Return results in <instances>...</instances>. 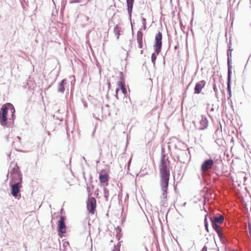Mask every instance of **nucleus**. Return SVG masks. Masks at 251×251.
I'll return each instance as SVG.
<instances>
[{
  "instance_id": "obj_1",
  "label": "nucleus",
  "mask_w": 251,
  "mask_h": 251,
  "mask_svg": "<svg viewBox=\"0 0 251 251\" xmlns=\"http://www.w3.org/2000/svg\"><path fill=\"white\" fill-rule=\"evenodd\" d=\"M10 194L15 199L19 200L21 198V190L23 187V174L17 163L12 161L10 163Z\"/></svg>"
},
{
  "instance_id": "obj_2",
  "label": "nucleus",
  "mask_w": 251,
  "mask_h": 251,
  "mask_svg": "<svg viewBox=\"0 0 251 251\" xmlns=\"http://www.w3.org/2000/svg\"><path fill=\"white\" fill-rule=\"evenodd\" d=\"M16 110L11 103H6L2 105L0 109V125L4 127H11L16 119Z\"/></svg>"
},
{
  "instance_id": "obj_3",
  "label": "nucleus",
  "mask_w": 251,
  "mask_h": 251,
  "mask_svg": "<svg viewBox=\"0 0 251 251\" xmlns=\"http://www.w3.org/2000/svg\"><path fill=\"white\" fill-rule=\"evenodd\" d=\"M159 174L160 177V186L163 192L161 198L165 199L167 196V191L170 176L169 162H168L167 160H160Z\"/></svg>"
},
{
  "instance_id": "obj_4",
  "label": "nucleus",
  "mask_w": 251,
  "mask_h": 251,
  "mask_svg": "<svg viewBox=\"0 0 251 251\" xmlns=\"http://www.w3.org/2000/svg\"><path fill=\"white\" fill-rule=\"evenodd\" d=\"M162 34L158 31L157 33L155 36V42L153 46L154 49V52L151 55V60L153 66L155 67V62L157 58V56L159 54L161 51L162 43Z\"/></svg>"
},
{
  "instance_id": "obj_5",
  "label": "nucleus",
  "mask_w": 251,
  "mask_h": 251,
  "mask_svg": "<svg viewBox=\"0 0 251 251\" xmlns=\"http://www.w3.org/2000/svg\"><path fill=\"white\" fill-rule=\"evenodd\" d=\"M201 169L202 171L210 169L212 173V176L213 178H216V177L218 178L220 176L219 170H216V168L213 164V161L210 158L205 159L203 161L201 165Z\"/></svg>"
},
{
  "instance_id": "obj_6",
  "label": "nucleus",
  "mask_w": 251,
  "mask_h": 251,
  "mask_svg": "<svg viewBox=\"0 0 251 251\" xmlns=\"http://www.w3.org/2000/svg\"><path fill=\"white\" fill-rule=\"evenodd\" d=\"M86 207L89 213L94 214L96 208V200L95 198H88L86 201Z\"/></svg>"
},
{
  "instance_id": "obj_7",
  "label": "nucleus",
  "mask_w": 251,
  "mask_h": 251,
  "mask_svg": "<svg viewBox=\"0 0 251 251\" xmlns=\"http://www.w3.org/2000/svg\"><path fill=\"white\" fill-rule=\"evenodd\" d=\"M67 226L65 221H57V231L58 233L65 234L67 232Z\"/></svg>"
},
{
  "instance_id": "obj_8",
  "label": "nucleus",
  "mask_w": 251,
  "mask_h": 251,
  "mask_svg": "<svg viewBox=\"0 0 251 251\" xmlns=\"http://www.w3.org/2000/svg\"><path fill=\"white\" fill-rule=\"evenodd\" d=\"M100 183L103 184V186H108L109 176L108 174L100 172L99 177Z\"/></svg>"
},
{
  "instance_id": "obj_9",
  "label": "nucleus",
  "mask_w": 251,
  "mask_h": 251,
  "mask_svg": "<svg viewBox=\"0 0 251 251\" xmlns=\"http://www.w3.org/2000/svg\"><path fill=\"white\" fill-rule=\"evenodd\" d=\"M206 82L204 80H201L196 83L194 88V94H199L201 93L202 88L204 87Z\"/></svg>"
},
{
  "instance_id": "obj_10",
  "label": "nucleus",
  "mask_w": 251,
  "mask_h": 251,
  "mask_svg": "<svg viewBox=\"0 0 251 251\" xmlns=\"http://www.w3.org/2000/svg\"><path fill=\"white\" fill-rule=\"evenodd\" d=\"M128 19L131 21L134 0H126Z\"/></svg>"
},
{
  "instance_id": "obj_11",
  "label": "nucleus",
  "mask_w": 251,
  "mask_h": 251,
  "mask_svg": "<svg viewBox=\"0 0 251 251\" xmlns=\"http://www.w3.org/2000/svg\"><path fill=\"white\" fill-rule=\"evenodd\" d=\"M67 79L64 78L60 81L58 84L57 92L63 94L65 90V86L67 84Z\"/></svg>"
},
{
  "instance_id": "obj_12",
  "label": "nucleus",
  "mask_w": 251,
  "mask_h": 251,
  "mask_svg": "<svg viewBox=\"0 0 251 251\" xmlns=\"http://www.w3.org/2000/svg\"><path fill=\"white\" fill-rule=\"evenodd\" d=\"M227 55H228V76H227V88L229 92H230V81L231 79V66L229 64V52L227 51Z\"/></svg>"
},
{
  "instance_id": "obj_13",
  "label": "nucleus",
  "mask_w": 251,
  "mask_h": 251,
  "mask_svg": "<svg viewBox=\"0 0 251 251\" xmlns=\"http://www.w3.org/2000/svg\"><path fill=\"white\" fill-rule=\"evenodd\" d=\"M210 159L213 160V164L216 168V170H219V168L218 165L219 164V160H220V155L218 154H212V155L210 156Z\"/></svg>"
},
{
  "instance_id": "obj_14",
  "label": "nucleus",
  "mask_w": 251,
  "mask_h": 251,
  "mask_svg": "<svg viewBox=\"0 0 251 251\" xmlns=\"http://www.w3.org/2000/svg\"><path fill=\"white\" fill-rule=\"evenodd\" d=\"M213 228L216 231L218 236L220 238V227L218 224L220 221H211Z\"/></svg>"
},
{
  "instance_id": "obj_15",
  "label": "nucleus",
  "mask_w": 251,
  "mask_h": 251,
  "mask_svg": "<svg viewBox=\"0 0 251 251\" xmlns=\"http://www.w3.org/2000/svg\"><path fill=\"white\" fill-rule=\"evenodd\" d=\"M117 85L119 90H121L122 91V93L124 94V96L127 95V92L126 89L124 86L123 82L121 81L117 82Z\"/></svg>"
},
{
  "instance_id": "obj_16",
  "label": "nucleus",
  "mask_w": 251,
  "mask_h": 251,
  "mask_svg": "<svg viewBox=\"0 0 251 251\" xmlns=\"http://www.w3.org/2000/svg\"><path fill=\"white\" fill-rule=\"evenodd\" d=\"M105 186H103V195L106 201H108L109 191V190L105 187Z\"/></svg>"
},
{
  "instance_id": "obj_17",
  "label": "nucleus",
  "mask_w": 251,
  "mask_h": 251,
  "mask_svg": "<svg viewBox=\"0 0 251 251\" xmlns=\"http://www.w3.org/2000/svg\"><path fill=\"white\" fill-rule=\"evenodd\" d=\"M121 31V27L116 25L114 28V32L116 36H117V39H118L119 38V36L120 35V32Z\"/></svg>"
},
{
  "instance_id": "obj_18",
  "label": "nucleus",
  "mask_w": 251,
  "mask_h": 251,
  "mask_svg": "<svg viewBox=\"0 0 251 251\" xmlns=\"http://www.w3.org/2000/svg\"><path fill=\"white\" fill-rule=\"evenodd\" d=\"M143 33L141 31H138L137 33V42H143Z\"/></svg>"
},
{
  "instance_id": "obj_19",
  "label": "nucleus",
  "mask_w": 251,
  "mask_h": 251,
  "mask_svg": "<svg viewBox=\"0 0 251 251\" xmlns=\"http://www.w3.org/2000/svg\"><path fill=\"white\" fill-rule=\"evenodd\" d=\"M116 230L117 233L116 238H117V240L119 241L120 239V238L122 236V229L119 226H118L116 228Z\"/></svg>"
},
{
  "instance_id": "obj_20",
  "label": "nucleus",
  "mask_w": 251,
  "mask_h": 251,
  "mask_svg": "<svg viewBox=\"0 0 251 251\" xmlns=\"http://www.w3.org/2000/svg\"><path fill=\"white\" fill-rule=\"evenodd\" d=\"M214 79V83H213V90L215 92V96L216 97V98L218 99V101H219L218 99H219V97H218V88L216 86V85L215 84V78L214 77L213 78Z\"/></svg>"
},
{
  "instance_id": "obj_21",
  "label": "nucleus",
  "mask_w": 251,
  "mask_h": 251,
  "mask_svg": "<svg viewBox=\"0 0 251 251\" xmlns=\"http://www.w3.org/2000/svg\"><path fill=\"white\" fill-rule=\"evenodd\" d=\"M91 187H92V190H91V188L90 187H88V186L87 187V191L88 193V198H93V197H92V193H93V190L94 189V186L92 185Z\"/></svg>"
},
{
  "instance_id": "obj_22",
  "label": "nucleus",
  "mask_w": 251,
  "mask_h": 251,
  "mask_svg": "<svg viewBox=\"0 0 251 251\" xmlns=\"http://www.w3.org/2000/svg\"><path fill=\"white\" fill-rule=\"evenodd\" d=\"M123 102L126 104L131 103V100L129 97H128L127 95L124 96L123 98Z\"/></svg>"
},
{
  "instance_id": "obj_23",
  "label": "nucleus",
  "mask_w": 251,
  "mask_h": 251,
  "mask_svg": "<svg viewBox=\"0 0 251 251\" xmlns=\"http://www.w3.org/2000/svg\"><path fill=\"white\" fill-rule=\"evenodd\" d=\"M141 22L143 25V29L144 30L146 29L147 26H146V19L144 17H141Z\"/></svg>"
},
{
  "instance_id": "obj_24",
  "label": "nucleus",
  "mask_w": 251,
  "mask_h": 251,
  "mask_svg": "<svg viewBox=\"0 0 251 251\" xmlns=\"http://www.w3.org/2000/svg\"><path fill=\"white\" fill-rule=\"evenodd\" d=\"M203 123V125L202 126L200 127V129H204L206 128L208 126V123L207 121H201L200 123L201 125H202V123Z\"/></svg>"
},
{
  "instance_id": "obj_25",
  "label": "nucleus",
  "mask_w": 251,
  "mask_h": 251,
  "mask_svg": "<svg viewBox=\"0 0 251 251\" xmlns=\"http://www.w3.org/2000/svg\"><path fill=\"white\" fill-rule=\"evenodd\" d=\"M220 237H221V244H223L224 246H225V247H226V241L225 239V238L223 235V234L221 232Z\"/></svg>"
},
{
  "instance_id": "obj_26",
  "label": "nucleus",
  "mask_w": 251,
  "mask_h": 251,
  "mask_svg": "<svg viewBox=\"0 0 251 251\" xmlns=\"http://www.w3.org/2000/svg\"><path fill=\"white\" fill-rule=\"evenodd\" d=\"M121 243H118L116 246L114 245V249L112 251H120Z\"/></svg>"
},
{
  "instance_id": "obj_27",
  "label": "nucleus",
  "mask_w": 251,
  "mask_h": 251,
  "mask_svg": "<svg viewBox=\"0 0 251 251\" xmlns=\"http://www.w3.org/2000/svg\"><path fill=\"white\" fill-rule=\"evenodd\" d=\"M120 80L119 81L122 82L123 84L124 83H125V76L122 72H120Z\"/></svg>"
},
{
  "instance_id": "obj_28",
  "label": "nucleus",
  "mask_w": 251,
  "mask_h": 251,
  "mask_svg": "<svg viewBox=\"0 0 251 251\" xmlns=\"http://www.w3.org/2000/svg\"><path fill=\"white\" fill-rule=\"evenodd\" d=\"M161 160H167L168 162H170L168 160V157L165 153H163L161 156Z\"/></svg>"
},
{
  "instance_id": "obj_29",
  "label": "nucleus",
  "mask_w": 251,
  "mask_h": 251,
  "mask_svg": "<svg viewBox=\"0 0 251 251\" xmlns=\"http://www.w3.org/2000/svg\"><path fill=\"white\" fill-rule=\"evenodd\" d=\"M204 225L205 230L207 232H209L208 221H204Z\"/></svg>"
},
{
  "instance_id": "obj_30",
  "label": "nucleus",
  "mask_w": 251,
  "mask_h": 251,
  "mask_svg": "<svg viewBox=\"0 0 251 251\" xmlns=\"http://www.w3.org/2000/svg\"><path fill=\"white\" fill-rule=\"evenodd\" d=\"M94 195L97 198H99L100 197H99V189H97V190H96L95 191V192L94 193Z\"/></svg>"
},
{
  "instance_id": "obj_31",
  "label": "nucleus",
  "mask_w": 251,
  "mask_h": 251,
  "mask_svg": "<svg viewBox=\"0 0 251 251\" xmlns=\"http://www.w3.org/2000/svg\"><path fill=\"white\" fill-rule=\"evenodd\" d=\"M147 221H148V223L149 225L152 228V229L153 230L154 229V227H153V222H154V221L148 220Z\"/></svg>"
},
{
  "instance_id": "obj_32",
  "label": "nucleus",
  "mask_w": 251,
  "mask_h": 251,
  "mask_svg": "<svg viewBox=\"0 0 251 251\" xmlns=\"http://www.w3.org/2000/svg\"><path fill=\"white\" fill-rule=\"evenodd\" d=\"M81 101L85 107H87V103L84 98L81 99Z\"/></svg>"
},
{
  "instance_id": "obj_33",
  "label": "nucleus",
  "mask_w": 251,
  "mask_h": 251,
  "mask_svg": "<svg viewBox=\"0 0 251 251\" xmlns=\"http://www.w3.org/2000/svg\"><path fill=\"white\" fill-rule=\"evenodd\" d=\"M138 44V48L140 49H142L143 47V42H137Z\"/></svg>"
},
{
  "instance_id": "obj_34",
  "label": "nucleus",
  "mask_w": 251,
  "mask_h": 251,
  "mask_svg": "<svg viewBox=\"0 0 251 251\" xmlns=\"http://www.w3.org/2000/svg\"><path fill=\"white\" fill-rule=\"evenodd\" d=\"M81 1V0H72L70 1V3H78Z\"/></svg>"
},
{
  "instance_id": "obj_35",
  "label": "nucleus",
  "mask_w": 251,
  "mask_h": 251,
  "mask_svg": "<svg viewBox=\"0 0 251 251\" xmlns=\"http://www.w3.org/2000/svg\"><path fill=\"white\" fill-rule=\"evenodd\" d=\"M119 91V89H116V91H115V92H116V94L115 95V97H116V98L117 99V100H119V97H118V92Z\"/></svg>"
},
{
  "instance_id": "obj_36",
  "label": "nucleus",
  "mask_w": 251,
  "mask_h": 251,
  "mask_svg": "<svg viewBox=\"0 0 251 251\" xmlns=\"http://www.w3.org/2000/svg\"><path fill=\"white\" fill-rule=\"evenodd\" d=\"M201 251H207V247L206 245H204Z\"/></svg>"
},
{
  "instance_id": "obj_37",
  "label": "nucleus",
  "mask_w": 251,
  "mask_h": 251,
  "mask_svg": "<svg viewBox=\"0 0 251 251\" xmlns=\"http://www.w3.org/2000/svg\"><path fill=\"white\" fill-rule=\"evenodd\" d=\"M69 245V243L68 241H65L63 244V247H65L66 245Z\"/></svg>"
},
{
  "instance_id": "obj_38",
  "label": "nucleus",
  "mask_w": 251,
  "mask_h": 251,
  "mask_svg": "<svg viewBox=\"0 0 251 251\" xmlns=\"http://www.w3.org/2000/svg\"><path fill=\"white\" fill-rule=\"evenodd\" d=\"M10 168H11V169H12V168H11L10 167ZM11 170H9L8 173V174L6 175V179L5 180V181H6L8 179L9 173L10 174V171Z\"/></svg>"
},
{
  "instance_id": "obj_39",
  "label": "nucleus",
  "mask_w": 251,
  "mask_h": 251,
  "mask_svg": "<svg viewBox=\"0 0 251 251\" xmlns=\"http://www.w3.org/2000/svg\"><path fill=\"white\" fill-rule=\"evenodd\" d=\"M59 217H60L59 220H66L65 217L62 215L59 216Z\"/></svg>"
},
{
  "instance_id": "obj_40",
  "label": "nucleus",
  "mask_w": 251,
  "mask_h": 251,
  "mask_svg": "<svg viewBox=\"0 0 251 251\" xmlns=\"http://www.w3.org/2000/svg\"><path fill=\"white\" fill-rule=\"evenodd\" d=\"M214 105L213 104L212 105V107L210 108V112H213L214 110Z\"/></svg>"
},
{
  "instance_id": "obj_41",
  "label": "nucleus",
  "mask_w": 251,
  "mask_h": 251,
  "mask_svg": "<svg viewBox=\"0 0 251 251\" xmlns=\"http://www.w3.org/2000/svg\"><path fill=\"white\" fill-rule=\"evenodd\" d=\"M95 133V129H94V130H93V131L92 132V134H91V136H92V137H94Z\"/></svg>"
},
{
  "instance_id": "obj_42",
  "label": "nucleus",
  "mask_w": 251,
  "mask_h": 251,
  "mask_svg": "<svg viewBox=\"0 0 251 251\" xmlns=\"http://www.w3.org/2000/svg\"><path fill=\"white\" fill-rule=\"evenodd\" d=\"M210 220H220V217H216L215 219H213L212 218H210Z\"/></svg>"
},
{
  "instance_id": "obj_43",
  "label": "nucleus",
  "mask_w": 251,
  "mask_h": 251,
  "mask_svg": "<svg viewBox=\"0 0 251 251\" xmlns=\"http://www.w3.org/2000/svg\"><path fill=\"white\" fill-rule=\"evenodd\" d=\"M162 153H165V149L163 148H162L161 149V155L162 154Z\"/></svg>"
},
{
  "instance_id": "obj_44",
  "label": "nucleus",
  "mask_w": 251,
  "mask_h": 251,
  "mask_svg": "<svg viewBox=\"0 0 251 251\" xmlns=\"http://www.w3.org/2000/svg\"><path fill=\"white\" fill-rule=\"evenodd\" d=\"M207 217H208V214H206L205 215H204V220H207Z\"/></svg>"
},
{
  "instance_id": "obj_45",
  "label": "nucleus",
  "mask_w": 251,
  "mask_h": 251,
  "mask_svg": "<svg viewBox=\"0 0 251 251\" xmlns=\"http://www.w3.org/2000/svg\"><path fill=\"white\" fill-rule=\"evenodd\" d=\"M221 220H225L224 216L221 214Z\"/></svg>"
},
{
  "instance_id": "obj_46",
  "label": "nucleus",
  "mask_w": 251,
  "mask_h": 251,
  "mask_svg": "<svg viewBox=\"0 0 251 251\" xmlns=\"http://www.w3.org/2000/svg\"><path fill=\"white\" fill-rule=\"evenodd\" d=\"M60 212H61V214H62L63 213H64V210L63 208L61 209H60Z\"/></svg>"
},
{
  "instance_id": "obj_47",
  "label": "nucleus",
  "mask_w": 251,
  "mask_h": 251,
  "mask_svg": "<svg viewBox=\"0 0 251 251\" xmlns=\"http://www.w3.org/2000/svg\"><path fill=\"white\" fill-rule=\"evenodd\" d=\"M158 221V224H159L160 226H161V225H162V221L159 220V221Z\"/></svg>"
},
{
  "instance_id": "obj_48",
  "label": "nucleus",
  "mask_w": 251,
  "mask_h": 251,
  "mask_svg": "<svg viewBox=\"0 0 251 251\" xmlns=\"http://www.w3.org/2000/svg\"><path fill=\"white\" fill-rule=\"evenodd\" d=\"M218 130H219V127H218V129H217V131L215 133V135H216L218 134Z\"/></svg>"
},
{
  "instance_id": "obj_49",
  "label": "nucleus",
  "mask_w": 251,
  "mask_h": 251,
  "mask_svg": "<svg viewBox=\"0 0 251 251\" xmlns=\"http://www.w3.org/2000/svg\"><path fill=\"white\" fill-rule=\"evenodd\" d=\"M219 141V139H217L216 140H215V142H216V143L217 144H218V141Z\"/></svg>"
},
{
  "instance_id": "obj_50",
  "label": "nucleus",
  "mask_w": 251,
  "mask_h": 251,
  "mask_svg": "<svg viewBox=\"0 0 251 251\" xmlns=\"http://www.w3.org/2000/svg\"><path fill=\"white\" fill-rule=\"evenodd\" d=\"M17 138L18 139V140H19V141L21 140V137H20V136H17Z\"/></svg>"
},
{
  "instance_id": "obj_51",
  "label": "nucleus",
  "mask_w": 251,
  "mask_h": 251,
  "mask_svg": "<svg viewBox=\"0 0 251 251\" xmlns=\"http://www.w3.org/2000/svg\"><path fill=\"white\" fill-rule=\"evenodd\" d=\"M186 205V202H185L183 203L182 206H185Z\"/></svg>"
},
{
  "instance_id": "obj_52",
  "label": "nucleus",
  "mask_w": 251,
  "mask_h": 251,
  "mask_svg": "<svg viewBox=\"0 0 251 251\" xmlns=\"http://www.w3.org/2000/svg\"><path fill=\"white\" fill-rule=\"evenodd\" d=\"M130 22V24H131V25L132 26V19L131 18V21L129 20Z\"/></svg>"
},
{
  "instance_id": "obj_53",
  "label": "nucleus",
  "mask_w": 251,
  "mask_h": 251,
  "mask_svg": "<svg viewBox=\"0 0 251 251\" xmlns=\"http://www.w3.org/2000/svg\"><path fill=\"white\" fill-rule=\"evenodd\" d=\"M177 48H178L177 46H176L175 47V48H175V50H177Z\"/></svg>"
},
{
  "instance_id": "obj_54",
  "label": "nucleus",
  "mask_w": 251,
  "mask_h": 251,
  "mask_svg": "<svg viewBox=\"0 0 251 251\" xmlns=\"http://www.w3.org/2000/svg\"><path fill=\"white\" fill-rule=\"evenodd\" d=\"M143 53V50H141L140 51V54H142Z\"/></svg>"
},
{
  "instance_id": "obj_55",
  "label": "nucleus",
  "mask_w": 251,
  "mask_h": 251,
  "mask_svg": "<svg viewBox=\"0 0 251 251\" xmlns=\"http://www.w3.org/2000/svg\"><path fill=\"white\" fill-rule=\"evenodd\" d=\"M216 246H217V248H218V251H220V248L218 247L217 244H216Z\"/></svg>"
},
{
  "instance_id": "obj_56",
  "label": "nucleus",
  "mask_w": 251,
  "mask_h": 251,
  "mask_svg": "<svg viewBox=\"0 0 251 251\" xmlns=\"http://www.w3.org/2000/svg\"><path fill=\"white\" fill-rule=\"evenodd\" d=\"M180 173H181V170L180 171V173H179L178 174V176H179L180 175Z\"/></svg>"
},
{
  "instance_id": "obj_57",
  "label": "nucleus",
  "mask_w": 251,
  "mask_h": 251,
  "mask_svg": "<svg viewBox=\"0 0 251 251\" xmlns=\"http://www.w3.org/2000/svg\"><path fill=\"white\" fill-rule=\"evenodd\" d=\"M218 109H219V106H218L216 108V110L218 111Z\"/></svg>"
},
{
  "instance_id": "obj_58",
  "label": "nucleus",
  "mask_w": 251,
  "mask_h": 251,
  "mask_svg": "<svg viewBox=\"0 0 251 251\" xmlns=\"http://www.w3.org/2000/svg\"><path fill=\"white\" fill-rule=\"evenodd\" d=\"M190 85V83L189 84V85L187 86V89H188V88L189 87Z\"/></svg>"
},
{
  "instance_id": "obj_59",
  "label": "nucleus",
  "mask_w": 251,
  "mask_h": 251,
  "mask_svg": "<svg viewBox=\"0 0 251 251\" xmlns=\"http://www.w3.org/2000/svg\"><path fill=\"white\" fill-rule=\"evenodd\" d=\"M121 221H122V225H123V222H125V221L122 220Z\"/></svg>"
},
{
  "instance_id": "obj_60",
  "label": "nucleus",
  "mask_w": 251,
  "mask_h": 251,
  "mask_svg": "<svg viewBox=\"0 0 251 251\" xmlns=\"http://www.w3.org/2000/svg\"><path fill=\"white\" fill-rule=\"evenodd\" d=\"M86 20H87V21H88L89 20V17H86Z\"/></svg>"
},
{
  "instance_id": "obj_61",
  "label": "nucleus",
  "mask_w": 251,
  "mask_h": 251,
  "mask_svg": "<svg viewBox=\"0 0 251 251\" xmlns=\"http://www.w3.org/2000/svg\"><path fill=\"white\" fill-rule=\"evenodd\" d=\"M54 220V218H53L52 216L51 217V220Z\"/></svg>"
},
{
  "instance_id": "obj_62",
  "label": "nucleus",
  "mask_w": 251,
  "mask_h": 251,
  "mask_svg": "<svg viewBox=\"0 0 251 251\" xmlns=\"http://www.w3.org/2000/svg\"><path fill=\"white\" fill-rule=\"evenodd\" d=\"M90 179H91V180H92V176H90Z\"/></svg>"
},
{
  "instance_id": "obj_63",
  "label": "nucleus",
  "mask_w": 251,
  "mask_h": 251,
  "mask_svg": "<svg viewBox=\"0 0 251 251\" xmlns=\"http://www.w3.org/2000/svg\"><path fill=\"white\" fill-rule=\"evenodd\" d=\"M82 158H83V159H84L85 161H86L85 158L84 157H83Z\"/></svg>"
},
{
  "instance_id": "obj_64",
  "label": "nucleus",
  "mask_w": 251,
  "mask_h": 251,
  "mask_svg": "<svg viewBox=\"0 0 251 251\" xmlns=\"http://www.w3.org/2000/svg\"><path fill=\"white\" fill-rule=\"evenodd\" d=\"M62 251H66V250L65 249H64L62 250Z\"/></svg>"
}]
</instances>
